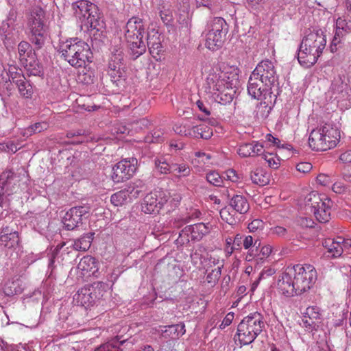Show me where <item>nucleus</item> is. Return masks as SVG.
I'll return each mask as SVG.
<instances>
[{"mask_svg":"<svg viewBox=\"0 0 351 351\" xmlns=\"http://www.w3.org/2000/svg\"><path fill=\"white\" fill-rule=\"evenodd\" d=\"M212 229V226L210 223H197L193 225L187 226L181 232H180V238L182 239V242L185 241H189V234H191V239L200 241L205 235L208 234Z\"/></svg>","mask_w":351,"mask_h":351,"instance_id":"nucleus-17","label":"nucleus"},{"mask_svg":"<svg viewBox=\"0 0 351 351\" xmlns=\"http://www.w3.org/2000/svg\"><path fill=\"white\" fill-rule=\"evenodd\" d=\"M303 314L302 326L307 331H312L322 319L320 308L317 306H308Z\"/></svg>","mask_w":351,"mask_h":351,"instance_id":"nucleus-19","label":"nucleus"},{"mask_svg":"<svg viewBox=\"0 0 351 351\" xmlns=\"http://www.w3.org/2000/svg\"><path fill=\"white\" fill-rule=\"evenodd\" d=\"M237 152L241 157H254L263 153V145L258 141L243 143L239 145Z\"/></svg>","mask_w":351,"mask_h":351,"instance_id":"nucleus-22","label":"nucleus"},{"mask_svg":"<svg viewBox=\"0 0 351 351\" xmlns=\"http://www.w3.org/2000/svg\"><path fill=\"white\" fill-rule=\"evenodd\" d=\"M108 288V285L100 281L86 285L74 295L73 300L77 305L92 306L103 296Z\"/></svg>","mask_w":351,"mask_h":351,"instance_id":"nucleus-9","label":"nucleus"},{"mask_svg":"<svg viewBox=\"0 0 351 351\" xmlns=\"http://www.w3.org/2000/svg\"><path fill=\"white\" fill-rule=\"evenodd\" d=\"M124 55L122 47L115 46L112 48L108 62V73L113 82L124 80L126 76Z\"/></svg>","mask_w":351,"mask_h":351,"instance_id":"nucleus-11","label":"nucleus"},{"mask_svg":"<svg viewBox=\"0 0 351 351\" xmlns=\"http://www.w3.org/2000/svg\"><path fill=\"white\" fill-rule=\"evenodd\" d=\"M181 200V197L180 195H175L173 197H171L169 195V200L165 205H167V210L169 211L171 209H174L173 207H176L177 205L179 204V202Z\"/></svg>","mask_w":351,"mask_h":351,"instance_id":"nucleus-55","label":"nucleus"},{"mask_svg":"<svg viewBox=\"0 0 351 351\" xmlns=\"http://www.w3.org/2000/svg\"><path fill=\"white\" fill-rule=\"evenodd\" d=\"M90 208L88 206H75L68 210L62 219L65 228L71 230L82 223L83 218L88 217Z\"/></svg>","mask_w":351,"mask_h":351,"instance_id":"nucleus-15","label":"nucleus"},{"mask_svg":"<svg viewBox=\"0 0 351 351\" xmlns=\"http://www.w3.org/2000/svg\"><path fill=\"white\" fill-rule=\"evenodd\" d=\"M323 206H317L312 212L316 219L321 223L328 222L330 217L332 202L328 197L323 201Z\"/></svg>","mask_w":351,"mask_h":351,"instance_id":"nucleus-28","label":"nucleus"},{"mask_svg":"<svg viewBox=\"0 0 351 351\" xmlns=\"http://www.w3.org/2000/svg\"><path fill=\"white\" fill-rule=\"evenodd\" d=\"M263 159L268 164V166L274 169H277L280 164V158L274 153H263Z\"/></svg>","mask_w":351,"mask_h":351,"instance_id":"nucleus-45","label":"nucleus"},{"mask_svg":"<svg viewBox=\"0 0 351 351\" xmlns=\"http://www.w3.org/2000/svg\"><path fill=\"white\" fill-rule=\"evenodd\" d=\"M227 32L228 25L223 18H210L207 21L204 32L206 47L212 51L219 49L223 45V38Z\"/></svg>","mask_w":351,"mask_h":351,"instance_id":"nucleus-8","label":"nucleus"},{"mask_svg":"<svg viewBox=\"0 0 351 351\" xmlns=\"http://www.w3.org/2000/svg\"><path fill=\"white\" fill-rule=\"evenodd\" d=\"M58 50L72 66L82 67L86 62H91L92 53L88 45L78 38L60 43Z\"/></svg>","mask_w":351,"mask_h":351,"instance_id":"nucleus-4","label":"nucleus"},{"mask_svg":"<svg viewBox=\"0 0 351 351\" xmlns=\"http://www.w3.org/2000/svg\"><path fill=\"white\" fill-rule=\"evenodd\" d=\"M335 30L337 31V36L341 34L346 36L351 32V16L346 15L339 17L336 20Z\"/></svg>","mask_w":351,"mask_h":351,"instance_id":"nucleus-34","label":"nucleus"},{"mask_svg":"<svg viewBox=\"0 0 351 351\" xmlns=\"http://www.w3.org/2000/svg\"><path fill=\"white\" fill-rule=\"evenodd\" d=\"M317 182L322 186H328L332 182V180L328 175L320 173L317 177Z\"/></svg>","mask_w":351,"mask_h":351,"instance_id":"nucleus-57","label":"nucleus"},{"mask_svg":"<svg viewBox=\"0 0 351 351\" xmlns=\"http://www.w3.org/2000/svg\"><path fill=\"white\" fill-rule=\"evenodd\" d=\"M130 190H121L114 193L110 198L112 204L116 206H122L125 204L128 200H131V197L129 196Z\"/></svg>","mask_w":351,"mask_h":351,"instance_id":"nucleus-39","label":"nucleus"},{"mask_svg":"<svg viewBox=\"0 0 351 351\" xmlns=\"http://www.w3.org/2000/svg\"><path fill=\"white\" fill-rule=\"evenodd\" d=\"M339 159L343 162H351V150H348L341 154Z\"/></svg>","mask_w":351,"mask_h":351,"instance_id":"nucleus-64","label":"nucleus"},{"mask_svg":"<svg viewBox=\"0 0 351 351\" xmlns=\"http://www.w3.org/2000/svg\"><path fill=\"white\" fill-rule=\"evenodd\" d=\"M340 138L339 130L331 124L316 128L310 133L308 144L315 151H326L335 147Z\"/></svg>","mask_w":351,"mask_h":351,"instance_id":"nucleus-6","label":"nucleus"},{"mask_svg":"<svg viewBox=\"0 0 351 351\" xmlns=\"http://www.w3.org/2000/svg\"><path fill=\"white\" fill-rule=\"evenodd\" d=\"M265 322L263 315L258 313H252L245 317L237 326L234 339L241 346L252 343L263 331Z\"/></svg>","mask_w":351,"mask_h":351,"instance_id":"nucleus-5","label":"nucleus"},{"mask_svg":"<svg viewBox=\"0 0 351 351\" xmlns=\"http://www.w3.org/2000/svg\"><path fill=\"white\" fill-rule=\"evenodd\" d=\"M212 134V130L205 124L193 125L191 128V137L208 139Z\"/></svg>","mask_w":351,"mask_h":351,"instance_id":"nucleus-36","label":"nucleus"},{"mask_svg":"<svg viewBox=\"0 0 351 351\" xmlns=\"http://www.w3.org/2000/svg\"><path fill=\"white\" fill-rule=\"evenodd\" d=\"M270 232L279 237H285L287 234V230L282 226H275L270 229Z\"/></svg>","mask_w":351,"mask_h":351,"instance_id":"nucleus-56","label":"nucleus"},{"mask_svg":"<svg viewBox=\"0 0 351 351\" xmlns=\"http://www.w3.org/2000/svg\"><path fill=\"white\" fill-rule=\"evenodd\" d=\"M171 173L178 178L188 177L191 169L189 164L185 162H178L173 160L171 166Z\"/></svg>","mask_w":351,"mask_h":351,"instance_id":"nucleus-33","label":"nucleus"},{"mask_svg":"<svg viewBox=\"0 0 351 351\" xmlns=\"http://www.w3.org/2000/svg\"><path fill=\"white\" fill-rule=\"evenodd\" d=\"M243 245L245 250H248L245 256V260L251 261L258 254L261 242L258 239L254 240L252 236L247 235L243 240Z\"/></svg>","mask_w":351,"mask_h":351,"instance_id":"nucleus-27","label":"nucleus"},{"mask_svg":"<svg viewBox=\"0 0 351 351\" xmlns=\"http://www.w3.org/2000/svg\"><path fill=\"white\" fill-rule=\"evenodd\" d=\"M239 176L232 169L227 170L223 176V180L224 182L230 181L232 182H237L239 180Z\"/></svg>","mask_w":351,"mask_h":351,"instance_id":"nucleus-52","label":"nucleus"},{"mask_svg":"<svg viewBox=\"0 0 351 351\" xmlns=\"http://www.w3.org/2000/svg\"><path fill=\"white\" fill-rule=\"evenodd\" d=\"M250 178L253 183L263 186L268 182V178L264 173L263 169H256L251 172Z\"/></svg>","mask_w":351,"mask_h":351,"instance_id":"nucleus-43","label":"nucleus"},{"mask_svg":"<svg viewBox=\"0 0 351 351\" xmlns=\"http://www.w3.org/2000/svg\"><path fill=\"white\" fill-rule=\"evenodd\" d=\"M344 36H345L342 34H341V35L339 34V36H337V31L335 30V36L332 38V40L331 42L330 46L331 52L334 53V52L337 51V50L338 49V45H339L341 43L342 40L344 38Z\"/></svg>","mask_w":351,"mask_h":351,"instance_id":"nucleus-51","label":"nucleus"},{"mask_svg":"<svg viewBox=\"0 0 351 351\" xmlns=\"http://www.w3.org/2000/svg\"><path fill=\"white\" fill-rule=\"evenodd\" d=\"M208 262L210 265L209 267H211L213 265L215 267L207 274L206 282L211 286H213L217 282L221 276V269L223 267V264L221 263L218 258L215 257H210Z\"/></svg>","mask_w":351,"mask_h":351,"instance_id":"nucleus-26","label":"nucleus"},{"mask_svg":"<svg viewBox=\"0 0 351 351\" xmlns=\"http://www.w3.org/2000/svg\"><path fill=\"white\" fill-rule=\"evenodd\" d=\"M265 85L261 80L251 73L247 83L248 95L252 98L258 100L266 99V96L271 93V87Z\"/></svg>","mask_w":351,"mask_h":351,"instance_id":"nucleus-18","label":"nucleus"},{"mask_svg":"<svg viewBox=\"0 0 351 351\" xmlns=\"http://www.w3.org/2000/svg\"><path fill=\"white\" fill-rule=\"evenodd\" d=\"M169 193L155 190L145 195L141 204V210L147 214H156L168 202Z\"/></svg>","mask_w":351,"mask_h":351,"instance_id":"nucleus-12","label":"nucleus"},{"mask_svg":"<svg viewBox=\"0 0 351 351\" xmlns=\"http://www.w3.org/2000/svg\"><path fill=\"white\" fill-rule=\"evenodd\" d=\"M14 84L17 86L18 90L22 97L25 98L32 97L34 93L33 88L31 84L26 80L25 77L21 80L16 81Z\"/></svg>","mask_w":351,"mask_h":351,"instance_id":"nucleus-37","label":"nucleus"},{"mask_svg":"<svg viewBox=\"0 0 351 351\" xmlns=\"http://www.w3.org/2000/svg\"><path fill=\"white\" fill-rule=\"evenodd\" d=\"M332 191L336 193H343L346 191L345 185L341 182H337L333 184Z\"/></svg>","mask_w":351,"mask_h":351,"instance_id":"nucleus-63","label":"nucleus"},{"mask_svg":"<svg viewBox=\"0 0 351 351\" xmlns=\"http://www.w3.org/2000/svg\"><path fill=\"white\" fill-rule=\"evenodd\" d=\"M19 243V237L17 231L10 230L9 227L3 228L0 233V245L5 248L16 247Z\"/></svg>","mask_w":351,"mask_h":351,"instance_id":"nucleus-21","label":"nucleus"},{"mask_svg":"<svg viewBox=\"0 0 351 351\" xmlns=\"http://www.w3.org/2000/svg\"><path fill=\"white\" fill-rule=\"evenodd\" d=\"M18 50L21 62L29 58L30 55L35 54V53L32 51L31 45L25 41H22L19 44Z\"/></svg>","mask_w":351,"mask_h":351,"instance_id":"nucleus-42","label":"nucleus"},{"mask_svg":"<svg viewBox=\"0 0 351 351\" xmlns=\"http://www.w3.org/2000/svg\"><path fill=\"white\" fill-rule=\"evenodd\" d=\"M324 247L327 250L328 256L331 257H339L345 250L343 246V238L337 237L336 239L328 238L323 243Z\"/></svg>","mask_w":351,"mask_h":351,"instance_id":"nucleus-24","label":"nucleus"},{"mask_svg":"<svg viewBox=\"0 0 351 351\" xmlns=\"http://www.w3.org/2000/svg\"><path fill=\"white\" fill-rule=\"evenodd\" d=\"M66 137L69 138H73L69 143L73 145H78L84 143H87L89 141V137L81 130L70 131L66 134Z\"/></svg>","mask_w":351,"mask_h":351,"instance_id":"nucleus-41","label":"nucleus"},{"mask_svg":"<svg viewBox=\"0 0 351 351\" xmlns=\"http://www.w3.org/2000/svg\"><path fill=\"white\" fill-rule=\"evenodd\" d=\"M114 133L115 134H130L131 133L130 125L128 126L123 123H117L114 125L113 128Z\"/></svg>","mask_w":351,"mask_h":351,"instance_id":"nucleus-54","label":"nucleus"},{"mask_svg":"<svg viewBox=\"0 0 351 351\" xmlns=\"http://www.w3.org/2000/svg\"><path fill=\"white\" fill-rule=\"evenodd\" d=\"M44 10L40 7H32L27 15V26L29 30H44Z\"/></svg>","mask_w":351,"mask_h":351,"instance_id":"nucleus-20","label":"nucleus"},{"mask_svg":"<svg viewBox=\"0 0 351 351\" xmlns=\"http://www.w3.org/2000/svg\"><path fill=\"white\" fill-rule=\"evenodd\" d=\"M72 8L76 17L85 25L96 28L97 23V6L87 0H79L72 4Z\"/></svg>","mask_w":351,"mask_h":351,"instance_id":"nucleus-10","label":"nucleus"},{"mask_svg":"<svg viewBox=\"0 0 351 351\" xmlns=\"http://www.w3.org/2000/svg\"><path fill=\"white\" fill-rule=\"evenodd\" d=\"M205 76L204 89L213 99L221 104L232 101V89L237 84L236 75L230 76L228 72L221 71L217 65L206 64L202 69Z\"/></svg>","mask_w":351,"mask_h":351,"instance_id":"nucleus-2","label":"nucleus"},{"mask_svg":"<svg viewBox=\"0 0 351 351\" xmlns=\"http://www.w3.org/2000/svg\"><path fill=\"white\" fill-rule=\"evenodd\" d=\"M29 75H40L43 73L42 66L34 55H30L29 58L21 62Z\"/></svg>","mask_w":351,"mask_h":351,"instance_id":"nucleus-31","label":"nucleus"},{"mask_svg":"<svg viewBox=\"0 0 351 351\" xmlns=\"http://www.w3.org/2000/svg\"><path fill=\"white\" fill-rule=\"evenodd\" d=\"M93 235L94 233H88L83 235L80 239L75 240L72 244L73 248L77 251L88 250L93 239Z\"/></svg>","mask_w":351,"mask_h":351,"instance_id":"nucleus-35","label":"nucleus"},{"mask_svg":"<svg viewBox=\"0 0 351 351\" xmlns=\"http://www.w3.org/2000/svg\"><path fill=\"white\" fill-rule=\"evenodd\" d=\"M264 227V222L261 219H254L248 224L247 228L250 232H254L262 230Z\"/></svg>","mask_w":351,"mask_h":351,"instance_id":"nucleus-53","label":"nucleus"},{"mask_svg":"<svg viewBox=\"0 0 351 351\" xmlns=\"http://www.w3.org/2000/svg\"><path fill=\"white\" fill-rule=\"evenodd\" d=\"M326 45V36L322 29L306 32L298 52V60L304 67L315 64Z\"/></svg>","mask_w":351,"mask_h":351,"instance_id":"nucleus-3","label":"nucleus"},{"mask_svg":"<svg viewBox=\"0 0 351 351\" xmlns=\"http://www.w3.org/2000/svg\"><path fill=\"white\" fill-rule=\"evenodd\" d=\"M144 25L142 19L131 18L125 25V38L134 59L137 58L146 51V45L143 41Z\"/></svg>","mask_w":351,"mask_h":351,"instance_id":"nucleus-7","label":"nucleus"},{"mask_svg":"<svg viewBox=\"0 0 351 351\" xmlns=\"http://www.w3.org/2000/svg\"><path fill=\"white\" fill-rule=\"evenodd\" d=\"M164 138V132L160 130H156L152 132V140L153 143H160L163 141Z\"/></svg>","mask_w":351,"mask_h":351,"instance_id":"nucleus-60","label":"nucleus"},{"mask_svg":"<svg viewBox=\"0 0 351 351\" xmlns=\"http://www.w3.org/2000/svg\"><path fill=\"white\" fill-rule=\"evenodd\" d=\"M158 332L161 333L165 338L177 339L185 334V325L181 323L175 325L159 326Z\"/></svg>","mask_w":351,"mask_h":351,"instance_id":"nucleus-25","label":"nucleus"},{"mask_svg":"<svg viewBox=\"0 0 351 351\" xmlns=\"http://www.w3.org/2000/svg\"><path fill=\"white\" fill-rule=\"evenodd\" d=\"M207 181L211 184L216 186H226L223 177H221L219 173L216 171L210 172L206 175Z\"/></svg>","mask_w":351,"mask_h":351,"instance_id":"nucleus-48","label":"nucleus"},{"mask_svg":"<svg viewBox=\"0 0 351 351\" xmlns=\"http://www.w3.org/2000/svg\"><path fill=\"white\" fill-rule=\"evenodd\" d=\"M229 206L239 214H245L250 209V204L245 197L235 195L230 200Z\"/></svg>","mask_w":351,"mask_h":351,"instance_id":"nucleus-29","label":"nucleus"},{"mask_svg":"<svg viewBox=\"0 0 351 351\" xmlns=\"http://www.w3.org/2000/svg\"><path fill=\"white\" fill-rule=\"evenodd\" d=\"M149 122L146 119H140L130 124L131 133H133V131L137 132L139 130H141L148 126Z\"/></svg>","mask_w":351,"mask_h":351,"instance_id":"nucleus-50","label":"nucleus"},{"mask_svg":"<svg viewBox=\"0 0 351 351\" xmlns=\"http://www.w3.org/2000/svg\"><path fill=\"white\" fill-rule=\"evenodd\" d=\"M317 280V271L314 266L296 265L287 267L278 276L276 288L278 291L287 297L301 295L309 290Z\"/></svg>","mask_w":351,"mask_h":351,"instance_id":"nucleus-1","label":"nucleus"},{"mask_svg":"<svg viewBox=\"0 0 351 351\" xmlns=\"http://www.w3.org/2000/svg\"><path fill=\"white\" fill-rule=\"evenodd\" d=\"M312 165L309 162H300L296 165V169L301 173H306L312 169Z\"/></svg>","mask_w":351,"mask_h":351,"instance_id":"nucleus-59","label":"nucleus"},{"mask_svg":"<svg viewBox=\"0 0 351 351\" xmlns=\"http://www.w3.org/2000/svg\"><path fill=\"white\" fill-rule=\"evenodd\" d=\"M234 314L232 312L228 313L226 317L223 318L221 324L219 325L220 329H224L226 327L228 326L232 322L234 319Z\"/></svg>","mask_w":351,"mask_h":351,"instance_id":"nucleus-58","label":"nucleus"},{"mask_svg":"<svg viewBox=\"0 0 351 351\" xmlns=\"http://www.w3.org/2000/svg\"><path fill=\"white\" fill-rule=\"evenodd\" d=\"M220 215L223 220L226 221L228 224H231L234 221L232 217H230V213L226 208H223L220 211Z\"/></svg>","mask_w":351,"mask_h":351,"instance_id":"nucleus-62","label":"nucleus"},{"mask_svg":"<svg viewBox=\"0 0 351 351\" xmlns=\"http://www.w3.org/2000/svg\"><path fill=\"white\" fill-rule=\"evenodd\" d=\"M18 176L11 169H6L0 175V205L5 195H10L18 188Z\"/></svg>","mask_w":351,"mask_h":351,"instance_id":"nucleus-16","label":"nucleus"},{"mask_svg":"<svg viewBox=\"0 0 351 351\" xmlns=\"http://www.w3.org/2000/svg\"><path fill=\"white\" fill-rule=\"evenodd\" d=\"M266 85L272 87L278 80V75L274 63L265 60L259 62L252 72Z\"/></svg>","mask_w":351,"mask_h":351,"instance_id":"nucleus-14","label":"nucleus"},{"mask_svg":"<svg viewBox=\"0 0 351 351\" xmlns=\"http://www.w3.org/2000/svg\"><path fill=\"white\" fill-rule=\"evenodd\" d=\"M98 262L94 257L90 256H84L77 265V269L81 271L82 275L95 276L98 271Z\"/></svg>","mask_w":351,"mask_h":351,"instance_id":"nucleus-23","label":"nucleus"},{"mask_svg":"<svg viewBox=\"0 0 351 351\" xmlns=\"http://www.w3.org/2000/svg\"><path fill=\"white\" fill-rule=\"evenodd\" d=\"M147 45L151 53H158L161 48L160 36L155 29H152L147 34Z\"/></svg>","mask_w":351,"mask_h":351,"instance_id":"nucleus-32","label":"nucleus"},{"mask_svg":"<svg viewBox=\"0 0 351 351\" xmlns=\"http://www.w3.org/2000/svg\"><path fill=\"white\" fill-rule=\"evenodd\" d=\"M172 162H173V160L171 158L168 160L165 157H160L155 160V166L161 173H171Z\"/></svg>","mask_w":351,"mask_h":351,"instance_id":"nucleus-40","label":"nucleus"},{"mask_svg":"<svg viewBox=\"0 0 351 351\" xmlns=\"http://www.w3.org/2000/svg\"><path fill=\"white\" fill-rule=\"evenodd\" d=\"M326 198V197L324 195H319L316 191H312L309 193L304 199V206L306 210H310L312 213L313 209H315L317 206H324L323 204V201Z\"/></svg>","mask_w":351,"mask_h":351,"instance_id":"nucleus-30","label":"nucleus"},{"mask_svg":"<svg viewBox=\"0 0 351 351\" xmlns=\"http://www.w3.org/2000/svg\"><path fill=\"white\" fill-rule=\"evenodd\" d=\"M31 41L36 45V49H40L45 42L44 30L30 31Z\"/></svg>","mask_w":351,"mask_h":351,"instance_id":"nucleus-47","label":"nucleus"},{"mask_svg":"<svg viewBox=\"0 0 351 351\" xmlns=\"http://www.w3.org/2000/svg\"><path fill=\"white\" fill-rule=\"evenodd\" d=\"M126 340H120V337L117 336L115 338L111 339L100 346L95 348V351H121L119 349L117 343L119 342V345H123Z\"/></svg>","mask_w":351,"mask_h":351,"instance_id":"nucleus-38","label":"nucleus"},{"mask_svg":"<svg viewBox=\"0 0 351 351\" xmlns=\"http://www.w3.org/2000/svg\"><path fill=\"white\" fill-rule=\"evenodd\" d=\"M4 292L5 295L10 296L21 293L22 292V289L20 287L19 282L13 281L8 282L5 285Z\"/></svg>","mask_w":351,"mask_h":351,"instance_id":"nucleus-49","label":"nucleus"},{"mask_svg":"<svg viewBox=\"0 0 351 351\" xmlns=\"http://www.w3.org/2000/svg\"><path fill=\"white\" fill-rule=\"evenodd\" d=\"M193 124L188 122L177 123L173 126V130L181 136L191 137V128Z\"/></svg>","mask_w":351,"mask_h":351,"instance_id":"nucleus-46","label":"nucleus"},{"mask_svg":"<svg viewBox=\"0 0 351 351\" xmlns=\"http://www.w3.org/2000/svg\"><path fill=\"white\" fill-rule=\"evenodd\" d=\"M138 160L136 158H124L112 168V179L116 183L130 179L137 169Z\"/></svg>","mask_w":351,"mask_h":351,"instance_id":"nucleus-13","label":"nucleus"},{"mask_svg":"<svg viewBox=\"0 0 351 351\" xmlns=\"http://www.w3.org/2000/svg\"><path fill=\"white\" fill-rule=\"evenodd\" d=\"M8 75L10 78V81L14 84L16 81L21 80L25 77L22 73L21 69L18 68L14 64H10L8 69Z\"/></svg>","mask_w":351,"mask_h":351,"instance_id":"nucleus-44","label":"nucleus"},{"mask_svg":"<svg viewBox=\"0 0 351 351\" xmlns=\"http://www.w3.org/2000/svg\"><path fill=\"white\" fill-rule=\"evenodd\" d=\"M276 273V270L273 267H265L261 273L260 278H266L273 276Z\"/></svg>","mask_w":351,"mask_h":351,"instance_id":"nucleus-61","label":"nucleus"}]
</instances>
